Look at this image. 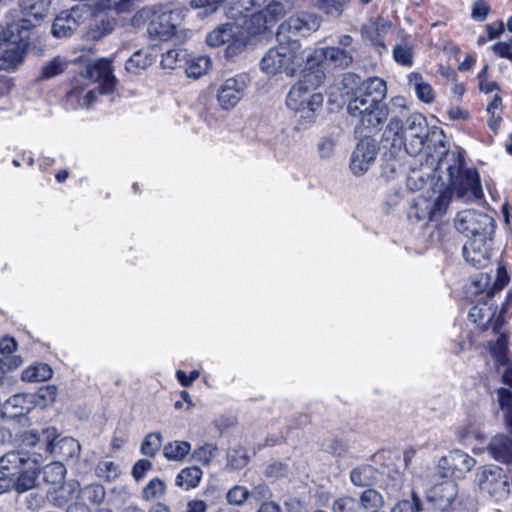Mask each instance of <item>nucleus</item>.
<instances>
[{
  "label": "nucleus",
  "instance_id": "f257e3e1",
  "mask_svg": "<svg viewBox=\"0 0 512 512\" xmlns=\"http://www.w3.org/2000/svg\"><path fill=\"white\" fill-rule=\"evenodd\" d=\"M427 162L436 172H446L447 183L443 182L438 190L450 193V199L453 194L465 200L480 199L483 196L477 171L464 166L462 149L448 150L443 142L439 141L435 152L428 154Z\"/></svg>",
  "mask_w": 512,
  "mask_h": 512
},
{
  "label": "nucleus",
  "instance_id": "f03ea898",
  "mask_svg": "<svg viewBox=\"0 0 512 512\" xmlns=\"http://www.w3.org/2000/svg\"><path fill=\"white\" fill-rule=\"evenodd\" d=\"M387 95L386 82L378 77L364 80L353 92L348 103L349 115L358 120L366 130H376L382 126L389 115L388 106L384 103Z\"/></svg>",
  "mask_w": 512,
  "mask_h": 512
},
{
  "label": "nucleus",
  "instance_id": "7ed1b4c3",
  "mask_svg": "<svg viewBox=\"0 0 512 512\" xmlns=\"http://www.w3.org/2000/svg\"><path fill=\"white\" fill-rule=\"evenodd\" d=\"M278 45L270 48L260 61V69L263 73L274 76L285 73L287 76H294L303 69L306 63L305 53L298 40L281 37Z\"/></svg>",
  "mask_w": 512,
  "mask_h": 512
},
{
  "label": "nucleus",
  "instance_id": "20e7f679",
  "mask_svg": "<svg viewBox=\"0 0 512 512\" xmlns=\"http://www.w3.org/2000/svg\"><path fill=\"white\" fill-rule=\"evenodd\" d=\"M428 124L426 118L419 113L410 115L405 124L397 118L388 123L384 135L392 140V146L403 147L409 155H418L428 137Z\"/></svg>",
  "mask_w": 512,
  "mask_h": 512
},
{
  "label": "nucleus",
  "instance_id": "39448f33",
  "mask_svg": "<svg viewBox=\"0 0 512 512\" xmlns=\"http://www.w3.org/2000/svg\"><path fill=\"white\" fill-rule=\"evenodd\" d=\"M84 77L97 82L96 88L84 93L82 88L74 87L67 93V102L73 108H89L96 101L97 94H109L113 91L116 79L112 74L111 61L100 59L86 68Z\"/></svg>",
  "mask_w": 512,
  "mask_h": 512
},
{
  "label": "nucleus",
  "instance_id": "423d86ee",
  "mask_svg": "<svg viewBox=\"0 0 512 512\" xmlns=\"http://www.w3.org/2000/svg\"><path fill=\"white\" fill-rule=\"evenodd\" d=\"M426 194H420L412 200L407 212L410 221L427 223L440 218L446 212L450 193L432 189Z\"/></svg>",
  "mask_w": 512,
  "mask_h": 512
},
{
  "label": "nucleus",
  "instance_id": "0eeeda50",
  "mask_svg": "<svg viewBox=\"0 0 512 512\" xmlns=\"http://www.w3.org/2000/svg\"><path fill=\"white\" fill-rule=\"evenodd\" d=\"M474 482L480 491L496 501H503L510 496V483L506 471L495 464L477 468Z\"/></svg>",
  "mask_w": 512,
  "mask_h": 512
},
{
  "label": "nucleus",
  "instance_id": "6e6552de",
  "mask_svg": "<svg viewBox=\"0 0 512 512\" xmlns=\"http://www.w3.org/2000/svg\"><path fill=\"white\" fill-rule=\"evenodd\" d=\"M456 230L469 239L494 235L495 221L487 213L467 209L457 213L454 219Z\"/></svg>",
  "mask_w": 512,
  "mask_h": 512
},
{
  "label": "nucleus",
  "instance_id": "1a4fd4ad",
  "mask_svg": "<svg viewBox=\"0 0 512 512\" xmlns=\"http://www.w3.org/2000/svg\"><path fill=\"white\" fill-rule=\"evenodd\" d=\"M7 454L15 455L20 460L15 470L11 471L15 482V489L18 492H25L32 489L36 484L43 458L28 456V454L23 451H11Z\"/></svg>",
  "mask_w": 512,
  "mask_h": 512
},
{
  "label": "nucleus",
  "instance_id": "9d476101",
  "mask_svg": "<svg viewBox=\"0 0 512 512\" xmlns=\"http://www.w3.org/2000/svg\"><path fill=\"white\" fill-rule=\"evenodd\" d=\"M252 79L248 73H239L227 78L218 88L217 101L224 110H231L245 96Z\"/></svg>",
  "mask_w": 512,
  "mask_h": 512
},
{
  "label": "nucleus",
  "instance_id": "9b49d317",
  "mask_svg": "<svg viewBox=\"0 0 512 512\" xmlns=\"http://www.w3.org/2000/svg\"><path fill=\"white\" fill-rule=\"evenodd\" d=\"M58 432L54 427H47L38 432L35 429L22 432L18 436V442L22 447L34 448L35 451L29 456L46 458L55 452V441Z\"/></svg>",
  "mask_w": 512,
  "mask_h": 512
},
{
  "label": "nucleus",
  "instance_id": "f8f14e48",
  "mask_svg": "<svg viewBox=\"0 0 512 512\" xmlns=\"http://www.w3.org/2000/svg\"><path fill=\"white\" fill-rule=\"evenodd\" d=\"M354 51V48L348 50L335 46L307 49L305 53L306 65L309 68L321 64L346 68L353 62Z\"/></svg>",
  "mask_w": 512,
  "mask_h": 512
},
{
  "label": "nucleus",
  "instance_id": "ddd939ff",
  "mask_svg": "<svg viewBox=\"0 0 512 512\" xmlns=\"http://www.w3.org/2000/svg\"><path fill=\"white\" fill-rule=\"evenodd\" d=\"M486 300L479 301L469 311V317L483 331L492 330L497 333L503 324V314L498 311L490 292H486Z\"/></svg>",
  "mask_w": 512,
  "mask_h": 512
},
{
  "label": "nucleus",
  "instance_id": "4468645a",
  "mask_svg": "<svg viewBox=\"0 0 512 512\" xmlns=\"http://www.w3.org/2000/svg\"><path fill=\"white\" fill-rule=\"evenodd\" d=\"M284 14V5L271 1L263 9L253 13L242 26L248 34L257 35L269 30Z\"/></svg>",
  "mask_w": 512,
  "mask_h": 512
},
{
  "label": "nucleus",
  "instance_id": "2eb2a0df",
  "mask_svg": "<svg viewBox=\"0 0 512 512\" xmlns=\"http://www.w3.org/2000/svg\"><path fill=\"white\" fill-rule=\"evenodd\" d=\"M323 81V74L320 71H309L290 89L286 97V105L289 109H299L305 104L309 96L315 94L313 90Z\"/></svg>",
  "mask_w": 512,
  "mask_h": 512
},
{
  "label": "nucleus",
  "instance_id": "dca6fc26",
  "mask_svg": "<svg viewBox=\"0 0 512 512\" xmlns=\"http://www.w3.org/2000/svg\"><path fill=\"white\" fill-rule=\"evenodd\" d=\"M378 154V145L370 137L362 138L352 151L350 170L355 176L364 175L374 164Z\"/></svg>",
  "mask_w": 512,
  "mask_h": 512
},
{
  "label": "nucleus",
  "instance_id": "f3484780",
  "mask_svg": "<svg viewBox=\"0 0 512 512\" xmlns=\"http://www.w3.org/2000/svg\"><path fill=\"white\" fill-rule=\"evenodd\" d=\"M321 19L315 14L301 13L289 17L278 29L277 37L286 38V34L308 36L320 28Z\"/></svg>",
  "mask_w": 512,
  "mask_h": 512
},
{
  "label": "nucleus",
  "instance_id": "a211bd4d",
  "mask_svg": "<svg viewBox=\"0 0 512 512\" xmlns=\"http://www.w3.org/2000/svg\"><path fill=\"white\" fill-rule=\"evenodd\" d=\"M493 236L472 238L463 246L465 260L477 269L488 265L491 257Z\"/></svg>",
  "mask_w": 512,
  "mask_h": 512
},
{
  "label": "nucleus",
  "instance_id": "6ab92c4d",
  "mask_svg": "<svg viewBox=\"0 0 512 512\" xmlns=\"http://www.w3.org/2000/svg\"><path fill=\"white\" fill-rule=\"evenodd\" d=\"M19 6L22 17L15 24L17 30H29L38 26L49 11L47 0H19Z\"/></svg>",
  "mask_w": 512,
  "mask_h": 512
},
{
  "label": "nucleus",
  "instance_id": "aec40b11",
  "mask_svg": "<svg viewBox=\"0 0 512 512\" xmlns=\"http://www.w3.org/2000/svg\"><path fill=\"white\" fill-rule=\"evenodd\" d=\"M87 14L88 10L80 6L62 11L53 22L52 34L58 38L70 36L84 21V16Z\"/></svg>",
  "mask_w": 512,
  "mask_h": 512
},
{
  "label": "nucleus",
  "instance_id": "412c9836",
  "mask_svg": "<svg viewBox=\"0 0 512 512\" xmlns=\"http://www.w3.org/2000/svg\"><path fill=\"white\" fill-rule=\"evenodd\" d=\"M475 465L476 460L461 450L451 451L448 456L443 457L439 462L440 468L446 469V466H448L442 474L443 477L450 475L459 479L463 478Z\"/></svg>",
  "mask_w": 512,
  "mask_h": 512
},
{
  "label": "nucleus",
  "instance_id": "4be33fe9",
  "mask_svg": "<svg viewBox=\"0 0 512 512\" xmlns=\"http://www.w3.org/2000/svg\"><path fill=\"white\" fill-rule=\"evenodd\" d=\"M180 18L181 13L172 10L156 15L148 26V32L153 37L167 41L175 35Z\"/></svg>",
  "mask_w": 512,
  "mask_h": 512
},
{
  "label": "nucleus",
  "instance_id": "5701e85b",
  "mask_svg": "<svg viewBox=\"0 0 512 512\" xmlns=\"http://www.w3.org/2000/svg\"><path fill=\"white\" fill-rule=\"evenodd\" d=\"M457 492V486L453 481H443L428 490L427 500L432 503L436 511L445 512L452 505Z\"/></svg>",
  "mask_w": 512,
  "mask_h": 512
},
{
  "label": "nucleus",
  "instance_id": "b1692460",
  "mask_svg": "<svg viewBox=\"0 0 512 512\" xmlns=\"http://www.w3.org/2000/svg\"><path fill=\"white\" fill-rule=\"evenodd\" d=\"M33 407L34 401L30 394H15L2 404L0 414L5 420H14L28 414Z\"/></svg>",
  "mask_w": 512,
  "mask_h": 512
},
{
  "label": "nucleus",
  "instance_id": "393cba45",
  "mask_svg": "<svg viewBox=\"0 0 512 512\" xmlns=\"http://www.w3.org/2000/svg\"><path fill=\"white\" fill-rule=\"evenodd\" d=\"M266 2L267 0H231L227 16L234 20L250 19Z\"/></svg>",
  "mask_w": 512,
  "mask_h": 512
},
{
  "label": "nucleus",
  "instance_id": "a878e982",
  "mask_svg": "<svg viewBox=\"0 0 512 512\" xmlns=\"http://www.w3.org/2000/svg\"><path fill=\"white\" fill-rule=\"evenodd\" d=\"M487 450L496 461L503 463L512 462V440L506 435L499 434L493 437Z\"/></svg>",
  "mask_w": 512,
  "mask_h": 512
},
{
  "label": "nucleus",
  "instance_id": "bb28decb",
  "mask_svg": "<svg viewBox=\"0 0 512 512\" xmlns=\"http://www.w3.org/2000/svg\"><path fill=\"white\" fill-rule=\"evenodd\" d=\"M20 460L12 454H5L0 458V494L15 488V482L11 471L15 470Z\"/></svg>",
  "mask_w": 512,
  "mask_h": 512
},
{
  "label": "nucleus",
  "instance_id": "cd10ccee",
  "mask_svg": "<svg viewBox=\"0 0 512 512\" xmlns=\"http://www.w3.org/2000/svg\"><path fill=\"white\" fill-rule=\"evenodd\" d=\"M408 84L412 88L417 98L424 103L434 101L435 93L430 83L424 80L423 76L418 72H411L408 75Z\"/></svg>",
  "mask_w": 512,
  "mask_h": 512
},
{
  "label": "nucleus",
  "instance_id": "c85d7f7f",
  "mask_svg": "<svg viewBox=\"0 0 512 512\" xmlns=\"http://www.w3.org/2000/svg\"><path fill=\"white\" fill-rule=\"evenodd\" d=\"M413 41L407 37L403 38L393 47V59L395 62L404 67H411L414 63Z\"/></svg>",
  "mask_w": 512,
  "mask_h": 512
},
{
  "label": "nucleus",
  "instance_id": "c756f323",
  "mask_svg": "<svg viewBox=\"0 0 512 512\" xmlns=\"http://www.w3.org/2000/svg\"><path fill=\"white\" fill-rule=\"evenodd\" d=\"M310 101V108L306 109L301 106L299 109H293L297 117L299 128L305 129L315 121L317 111L323 105V96H316Z\"/></svg>",
  "mask_w": 512,
  "mask_h": 512
},
{
  "label": "nucleus",
  "instance_id": "7c9ffc66",
  "mask_svg": "<svg viewBox=\"0 0 512 512\" xmlns=\"http://www.w3.org/2000/svg\"><path fill=\"white\" fill-rule=\"evenodd\" d=\"M202 478V470L198 467H187L182 469L175 478L176 486L188 491L196 488Z\"/></svg>",
  "mask_w": 512,
  "mask_h": 512
},
{
  "label": "nucleus",
  "instance_id": "2f4dec72",
  "mask_svg": "<svg viewBox=\"0 0 512 512\" xmlns=\"http://www.w3.org/2000/svg\"><path fill=\"white\" fill-rule=\"evenodd\" d=\"M497 402L503 412L505 428L512 435V391L507 388H499Z\"/></svg>",
  "mask_w": 512,
  "mask_h": 512
},
{
  "label": "nucleus",
  "instance_id": "473e14b6",
  "mask_svg": "<svg viewBox=\"0 0 512 512\" xmlns=\"http://www.w3.org/2000/svg\"><path fill=\"white\" fill-rule=\"evenodd\" d=\"M378 478V471L370 465L354 468L350 473V480L355 486L363 487L373 484Z\"/></svg>",
  "mask_w": 512,
  "mask_h": 512
},
{
  "label": "nucleus",
  "instance_id": "72a5a7b5",
  "mask_svg": "<svg viewBox=\"0 0 512 512\" xmlns=\"http://www.w3.org/2000/svg\"><path fill=\"white\" fill-rule=\"evenodd\" d=\"M53 371L48 364L37 363L23 370L21 379L25 382H40L50 379Z\"/></svg>",
  "mask_w": 512,
  "mask_h": 512
},
{
  "label": "nucleus",
  "instance_id": "f704fd0d",
  "mask_svg": "<svg viewBox=\"0 0 512 512\" xmlns=\"http://www.w3.org/2000/svg\"><path fill=\"white\" fill-rule=\"evenodd\" d=\"M191 451V445L187 441L175 440L169 442L163 447V455L170 461H182Z\"/></svg>",
  "mask_w": 512,
  "mask_h": 512
},
{
  "label": "nucleus",
  "instance_id": "c9c22d12",
  "mask_svg": "<svg viewBox=\"0 0 512 512\" xmlns=\"http://www.w3.org/2000/svg\"><path fill=\"white\" fill-rule=\"evenodd\" d=\"M235 33L232 25L224 24L210 32L207 35L206 42L211 47H218L227 44L234 37Z\"/></svg>",
  "mask_w": 512,
  "mask_h": 512
},
{
  "label": "nucleus",
  "instance_id": "e433bc0d",
  "mask_svg": "<svg viewBox=\"0 0 512 512\" xmlns=\"http://www.w3.org/2000/svg\"><path fill=\"white\" fill-rule=\"evenodd\" d=\"M358 501L361 512H377L383 504L381 494L374 489L363 491Z\"/></svg>",
  "mask_w": 512,
  "mask_h": 512
},
{
  "label": "nucleus",
  "instance_id": "4c0bfd02",
  "mask_svg": "<svg viewBox=\"0 0 512 512\" xmlns=\"http://www.w3.org/2000/svg\"><path fill=\"white\" fill-rule=\"evenodd\" d=\"M153 62V58L147 50H137L126 62V70L137 74L146 69Z\"/></svg>",
  "mask_w": 512,
  "mask_h": 512
},
{
  "label": "nucleus",
  "instance_id": "58836bf2",
  "mask_svg": "<svg viewBox=\"0 0 512 512\" xmlns=\"http://www.w3.org/2000/svg\"><path fill=\"white\" fill-rule=\"evenodd\" d=\"M509 337L505 333H500L495 342L490 343L489 349L492 357L500 365L508 362Z\"/></svg>",
  "mask_w": 512,
  "mask_h": 512
},
{
  "label": "nucleus",
  "instance_id": "ea45409f",
  "mask_svg": "<svg viewBox=\"0 0 512 512\" xmlns=\"http://www.w3.org/2000/svg\"><path fill=\"white\" fill-rule=\"evenodd\" d=\"M211 66V60L207 56H197L187 62L186 74L190 78H199L204 75Z\"/></svg>",
  "mask_w": 512,
  "mask_h": 512
},
{
  "label": "nucleus",
  "instance_id": "a19ab883",
  "mask_svg": "<svg viewBox=\"0 0 512 512\" xmlns=\"http://www.w3.org/2000/svg\"><path fill=\"white\" fill-rule=\"evenodd\" d=\"M249 456L243 447L232 448L227 453V466L233 470H240L249 463Z\"/></svg>",
  "mask_w": 512,
  "mask_h": 512
},
{
  "label": "nucleus",
  "instance_id": "79ce46f5",
  "mask_svg": "<svg viewBox=\"0 0 512 512\" xmlns=\"http://www.w3.org/2000/svg\"><path fill=\"white\" fill-rule=\"evenodd\" d=\"M33 397L34 405L47 407L53 404L57 397V388L54 385L40 387L36 394H30Z\"/></svg>",
  "mask_w": 512,
  "mask_h": 512
},
{
  "label": "nucleus",
  "instance_id": "37998d69",
  "mask_svg": "<svg viewBox=\"0 0 512 512\" xmlns=\"http://www.w3.org/2000/svg\"><path fill=\"white\" fill-rule=\"evenodd\" d=\"M217 453L218 447L216 445L206 443L193 451L192 458L203 465H209Z\"/></svg>",
  "mask_w": 512,
  "mask_h": 512
},
{
  "label": "nucleus",
  "instance_id": "c03bdc74",
  "mask_svg": "<svg viewBox=\"0 0 512 512\" xmlns=\"http://www.w3.org/2000/svg\"><path fill=\"white\" fill-rule=\"evenodd\" d=\"M162 444V435L159 432L148 434L142 444L141 453L148 457H154L159 451Z\"/></svg>",
  "mask_w": 512,
  "mask_h": 512
},
{
  "label": "nucleus",
  "instance_id": "a18cd8bd",
  "mask_svg": "<svg viewBox=\"0 0 512 512\" xmlns=\"http://www.w3.org/2000/svg\"><path fill=\"white\" fill-rule=\"evenodd\" d=\"M337 145V138L332 135L323 136L317 144L318 155L323 160L331 159Z\"/></svg>",
  "mask_w": 512,
  "mask_h": 512
},
{
  "label": "nucleus",
  "instance_id": "49530a36",
  "mask_svg": "<svg viewBox=\"0 0 512 512\" xmlns=\"http://www.w3.org/2000/svg\"><path fill=\"white\" fill-rule=\"evenodd\" d=\"M58 447L60 453L64 458H72L78 456L81 446L79 442L72 437L62 438L58 443H55V448Z\"/></svg>",
  "mask_w": 512,
  "mask_h": 512
},
{
  "label": "nucleus",
  "instance_id": "de8ad7c7",
  "mask_svg": "<svg viewBox=\"0 0 512 512\" xmlns=\"http://www.w3.org/2000/svg\"><path fill=\"white\" fill-rule=\"evenodd\" d=\"M166 485L159 478L151 479L143 489V498L153 500L162 497L165 494Z\"/></svg>",
  "mask_w": 512,
  "mask_h": 512
},
{
  "label": "nucleus",
  "instance_id": "09e8293b",
  "mask_svg": "<svg viewBox=\"0 0 512 512\" xmlns=\"http://www.w3.org/2000/svg\"><path fill=\"white\" fill-rule=\"evenodd\" d=\"M250 495L249 490L245 486L235 485L228 490L226 494L227 502L230 505H243Z\"/></svg>",
  "mask_w": 512,
  "mask_h": 512
},
{
  "label": "nucleus",
  "instance_id": "8fccbe9b",
  "mask_svg": "<svg viewBox=\"0 0 512 512\" xmlns=\"http://www.w3.org/2000/svg\"><path fill=\"white\" fill-rule=\"evenodd\" d=\"M96 474L100 478H104L106 480H113L117 478L120 474L119 465L108 460L100 461L96 467Z\"/></svg>",
  "mask_w": 512,
  "mask_h": 512
},
{
  "label": "nucleus",
  "instance_id": "3c124183",
  "mask_svg": "<svg viewBox=\"0 0 512 512\" xmlns=\"http://www.w3.org/2000/svg\"><path fill=\"white\" fill-rule=\"evenodd\" d=\"M333 512H361L357 498L344 496L334 501Z\"/></svg>",
  "mask_w": 512,
  "mask_h": 512
},
{
  "label": "nucleus",
  "instance_id": "603ef678",
  "mask_svg": "<svg viewBox=\"0 0 512 512\" xmlns=\"http://www.w3.org/2000/svg\"><path fill=\"white\" fill-rule=\"evenodd\" d=\"M67 67V62L61 57H55L42 68V78L49 79L61 74Z\"/></svg>",
  "mask_w": 512,
  "mask_h": 512
},
{
  "label": "nucleus",
  "instance_id": "864d4df0",
  "mask_svg": "<svg viewBox=\"0 0 512 512\" xmlns=\"http://www.w3.org/2000/svg\"><path fill=\"white\" fill-rule=\"evenodd\" d=\"M231 0H191L190 6L193 9H205V14H211L215 12L220 3H223L228 12Z\"/></svg>",
  "mask_w": 512,
  "mask_h": 512
},
{
  "label": "nucleus",
  "instance_id": "5fc2aeb1",
  "mask_svg": "<svg viewBox=\"0 0 512 512\" xmlns=\"http://www.w3.org/2000/svg\"><path fill=\"white\" fill-rule=\"evenodd\" d=\"M104 497L105 491L100 485H90L82 490V498L91 504H100Z\"/></svg>",
  "mask_w": 512,
  "mask_h": 512
},
{
  "label": "nucleus",
  "instance_id": "6e6d98bb",
  "mask_svg": "<svg viewBox=\"0 0 512 512\" xmlns=\"http://www.w3.org/2000/svg\"><path fill=\"white\" fill-rule=\"evenodd\" d=\"M491 7L486 0H476L471 5V18L477 22H483L487 19Z\"/></svg>",
  "mask_w": 512,
  "mask_h": 512
},
{
  "label": "nucleus",
  "instance_id": "4d7b16f0",
  "mask_svg": "<svg viewBox=\"0 0 512 512\" xmlns=\"http://www.w3.org/2000/svg\"><path fill=\"white\" fill-rule=\"evenodd\" d=\"M345 0H321L319 8L327 15L338 17L342 14Z\"/></svg>",
  "mask_w": 512,
  "mask_h": 512
},
{
  "label": "nucleus",
  "instance_id": "13d9d810",
  "mask_svg": "<svg viewBox=\"0 0 512 512\" xmlns=\"http://www.w3.org/2000/svg\"><path fill=\"white\" fill-rule=\"evenodd\" d=\"M420 498L413 493L411 499L399 501L391 512H419Z\"/></svg>",
  "mask_w": 512,
  "mask_h": 512
},
{
  "label": "nucleus",
  "instance_id": "bf43d9fd",
  "mask_svg": "<svg viewBox=\"0 0 512 512\" xmlns=\"http://www.w3.org/2000/svg\"><path fill=\"white\" fill-rule=\"evenodd\" d=\"M246 47L245 41L236 36V33L234 34V37L227 43V47L225 49V56L227 58H234L238 56Z\"/></svg>",
  "mask_w": 512,
  "mask_h": 512
},
{
  "label": "nucleus",
  "instance_id": "052dcab7",
  "mask_svg": "<svg viewBox=\"0 0 512 512\" xmlns=\"http://www.w3.org/2000/svg\"><path fill=\"white\" fill-rule=\"evenodd\" d=\"M114 26V19L105 16L101 19V26L96 25V27L92 30V37L97 39L106 36L114 30Z\"/></svg>",
  "mask_w": 512,
  "mask_h": 512
},
{
  "label": "nucleus",
  "instance_id": "680f3d73",
  "mask_svg": "<svg viewBox=\"0 0 512 512\" xmlns=\"http://www.w3.org/2000/svg\"><path fill=\"white\" fill-rule=\"evenodd\" d=\"M17 349V342L14 338L9 336H4L0 339V354L2 357L0 359H4L7 357H17L16 355H12Z\"/></svg>",
  "mask_w": 512,
  "mask_h": 512
},
{
  "label": "nucleus",
  "instance_id": "e2e57ef3",
  "mask_svg": "<svg viewBox=\"0 0 512 512\" xmlns=\"http://www.w3.org/2000/svg\"><path fill=\"white\" fill-rule=\"evenodd\" d=\"M509 282V276L506 269L499 266L497 269V275L493 287L487 292H490V296H493L495 292L501 291Z\"/></svg>",
  "mask_w": 512,
  "mask_h": 512
},
{
  "label": "nucleus",
  "instance_id": "0e129e2a",
  "mask_svg": "<svg viewBox=\"0 0 512 512\" xmlns=\"http://www.w3.org/2000/svg\"><path fill=\"white\" fill-rule=\"evenodd\" d=\"M5 359H0V384L7 372L18 368L22 364L21 357H7Z\"/></svg>",
  "mask_w": 512,
  "mask_h": 512
},
{
  "label": "nucleus",
  "instance_id": "69168bd1",
  "mask_svg": "<svg viewBox=\"0 0 512 512\" xmlns=\"http://www.w3.org/2000/svg\"><path fill=\"white\" fill-rule=\"evenodd\" d=\"M184 56L182 51L178 49L168 50L163 54L161 63L164 68L173 69L177 65V63L181 60V57Z\"/></svg>",
  "mask_w": 512,
  "mask_h": 512
},
{
  "label": "nucleus",
  "instance_id": "338daca9",
  "mask_svg": "<svg viewBox=\"0 0 512 512\" xmlns=\"http://www.w3.org/2000/svg\"><path fill=\"white\" fill-rule=\"evenodd\" d=\"M44 473L45 475H48L50 473L54 474L55 477L49 481L51 483H59L64 478L65 467L59 462H54L44 467Z\"/></svg>",
  "mask_w": 512,
  "mask_h": 512
},
{
  "label": "nucleus",
  "instance_id": "774afa93",
  "mask_svg": "<svg viewBox=\"0 0 512 512\" xmlns=\"http://www.w3.org/2000/svg\"><path fill=\"white\" fill-rule=\"evenodd\" d=\"M493 52L499 57L512 61V45L506 42H498L492 46Z\"/></svg>",
  "mask_w": 512,
  "mask_h": 512
}]
</instances>
